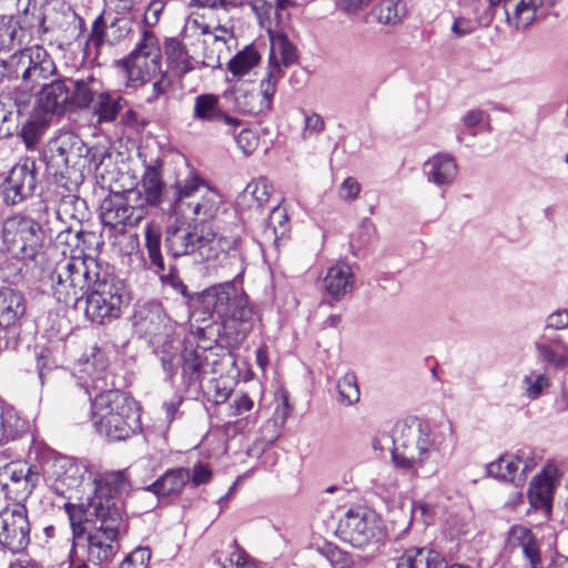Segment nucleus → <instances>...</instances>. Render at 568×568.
Wrapping results in <instances>:
<instances>
[{
	"mask_svg": "<svg viewBox=\"0 0 568 568\" xmlns=\"http://www.w3.org/2000/svg\"><path fill=\"white\" fill-rule=\"evenodd\" d=\"M169 221L165 226L164 246L172 257L197 253L203 260H216L232 248L234 241L219 236L214 227L205 223L217 212L221 197L194 172L178 179L169 191Z\"/></svg>",
	"mask_w": 568,
	"mask_h": 568,
	"instance_id": "1",
	"label": "nucleus"
},
{
	"mask_svg": "<svg viewBox=\"0 0 568 568\" xmlns=\"http://www.w3.org/2000/svg\"><path fill=\"white\" fill-rule=\"evenodd\" d=\"M51 281L60 303H75L87 295L84 314L92 323L105 325L121 316L124 284L97 260L81 255L62 258L55 264Z\"/></svg>",
	"mask_w": 568,
	"mask_h": 568,
	"instance_id": "2",
	"label": "nucleus"
},
{
	"mask_svg": "<svg viewBox=\"0 0 568 568\" xmlns=\"http://www.w3.org/2000/svg\"><path fill=\"white\" fill-rule=\"evenodd\" d=\"M87 375L85 392L92 400V415L97 430L112 440H125L141 429L139 409L133 399L114 388L101 352L92 354L82 364Z\"/></svg>",
	"mask_w": 568,
	"mask_h": 568,
	"instance_id": "3",
	"label": "nucleus"
},
{
	"mask_svg": "<svg viewBox=\"0 0 568 568\" xmlns=\"http://www.w3.org/2000/svg\"><path fill=\"white\" fill-rule=\"evenodd\" d=\"M453 427L432 428L415 420L399 424L392 439V458L397 468L412 470L418 477H430L437 473L439 455L453 440Z\"/></svg>",
	"mask_w": 568,
	"mask_h": 568,
	"instance_id": "4",
	"label": "nucleus"
},
{
	"mask_svg": "<svg viewBox=\"0 0 568 568\" xmlns=\"http://www.w3.org/2000/svg\"><path fill=\"white\" fill-rule=\"evenodd\" d=\"M190 298L214 322H221L225 328L236 329L241 339L252 329L253 308L243 287L234 281L212 285Z\"/></svg>",
	"mask_w": 568,
	"mask_h": 568,
	"instance_id": "5",
	"label": "nucleus"
},
{
	"mask_svg": "<svg viewBox=\"0 0 568 568\" xmlns=\"http://www.w3.org/2000/svg\"><path fill=\"white\" fill-rule=\"evenodd\" d=\"M91 513L95 514L93 529L83 535L79 547L85 548L87 560L94 566H101L113 559L120 549L119 536L125 528L123 506L104 508L101 501H93Z\"/></svg>",
	"mask_w": 568,
	"mask_h": 568,
	"instance_id": "6",
	"label": "nucleus"
},
{
	"mask_svg": "<svg viewBox=\"0 0 568 568\" xmlns=\"http://www.w3.org/2000/svg\"><path fill=\"white\" fill-rule=\"evenodd\" d=\"M94 489L92 496L88 497L85 504L65 503L64 509L68 514L70 525L73 534V551L75 552L83 535L87 532L82 527L83 521H89L95 514L91 513V505L93 501H101L103 508L108 505L109 508L113 506H123L121 495L128 493L130 483L124 471H110L105 473L93 479Z\"/></svg>",
	"mask_w": 568,
	"mask_h": 568,
	"instance_id": "7",
	"label": "nucleus"
},
{
	"mask_svg": "<svg viewBox=\"0 0 568 568\" xmlns=\"http://www.w3.org/2000/svg\"><path fill=\"white\" fill-rule=\"evenodd\" d=\"M2 243L7 252L21 261H33L42 247L44 232L32 217L16 213L2 222Z\"/></svg>",
	"mask_w": 568,
	"mask_h": 568,
	"instance_id": "8",
	"label": "nucleus"
},
{
	"mask_svg": "<svg viewBox=\"0 0 568 568\" xmlns=\"http://www.w3.org/2000/svg\"><path fill=\"white\" fill-rule=\"evenodd\" d=\"M161 362L165 371L174 374L181 364L183 384L186 389L197 390L206 374L207 357L205 349L184 347L180 338H172L161 345Z\"/></svg>",
	"mask_w": 568,
	"mask_h": 568,
	"instance_id": "9",
	"label": "nucleus"
},
{
	"mask_svg": "<svg viewBox=\"0 0 568 568\" xmlns=\"http://www.w3.org/2000/svg\"><path fill=\"white\" fill-rule=\"evenodd\" d=\"M10 77L20 79L29 88L40 85L42 81L52 77L57 67L42 45L26 47L16 51L3 62Z\"/></svg>",
	"mask_w": 568,
	"mask_h": 568,
	"instance_id": "10",
	"label": "nucleus"
},
{
	"mask_svg": "<svg viewBox=\"0 0 568 568\" xmlns=\"http://www.w3.org/2000/svg\"><path fill=\"white\" fill-rule=\"evenodd\" d=\"M339 538L356 548L378 542L383 537L379 516L366 507H355L346 511L338 523Z\"/></svg>",
	"mask_w": 568,
	"mask_h": 568,
	"instance_id": "11",
	"label": "nucleus"
},
{
	"mask_svg": "<svg viewBox=\"0 0 568 568\" xmlns=\"http://www.w3.org/2000/svg\"><path fill=\"white\" fill-rule=\"evenodd\" d=\"M88 473L87 465L73 457L58 455L52 458L48 481L51 490L65 499L78 498Z\"/></svg>",
	"mask_w": 568,
	"mask_h": 568,
	"instance_id": "12",
	"label": "nucleus"
},
{
	"mask_svg": "<svg viewBox=\"0 0 568 568\" xmlns=\"http://www.w3.org/2000/svg\"><path fill=\"white\" fill-rule=\"evenodd\" d=\"M0 547L19 552L30 541V523L23 504H13L0 513Z\"/></svg>",
	"mask_w": 568,
	"mask_h": 568,
	"instance_id": "13",
	"label": "nucleus"
},
{
	"mask_svg": "<svg viewBox=\"0 0 568 568\" xmlns=\"http://www.w3.org/2000/svg\"><path fill=\"white\" fill-rule=\"evenodd\" d=\"M40 480L36 467L21 463H9L0 469V486L8 499L22 504Z\"/></svg>",
	"mask_w": 568,
	"mask_h": 568,
	"instance_id": "14",
	"label": "nucleus"
},
{
	"mask_svg": "<svg viewBox=\"0 0 568 568\" xmlns=\"http://www.w3.org/2000/svg\"><path fill=\"white\" fill-rule=\"evenodd\" d=\"M536 466L534 452L528 448L518 449L514 455L500 456L487 465L488 476L520 487L527 479V474Z\"/></svg>",
	"mask_w": 568,
	"mask_h": 568,
	"instance_id": "15",
	"label": "nucleus"
},
{
	"mask_svg": "<svg viewBox=\"0 0 568 568\" xmlns=\"http://www.w3.org/2000/svg\"><path fill=\"white\" fill-rule=\"evenodd\" d=\"M277 75L278 71L274 67L270 71H265L264 78L260 82L258 92L242 88L235 89L233 94L236 110L244 114H260L270 111L277 89Z\"/></svg>",
	"mask_w": 568,
	"mask_h": 568,
	"instance_id": "16",
	"label": "nucleus"
},
{
	"mask_svg": "<svg viewBox=\"0 0 568 568\" xmlns=\"http://www.w3.org/2000/svg\"><path fill=\"white\" fill-rule=\"evenodd\" d=\"M38 183L37 165L32 159H23L16 164L3 183V201L17 205L32 196Z\"/></svg>",
	"mask_w": 568,
	"mask_h": 568,
	"instance_id": "17",
	"label": "nucleus"
},
{
	"mask_svg": "<svg viewBox=\"0 0 568 568\" xmlns=\"http://www.w3.org/2000/svg\"><path fill=\"white\" fill-rule=\"evenodd\" d=\"M132 30V22L125 17L106 20L101 12L92 22L90 33L84 43V52L89 54L91 47L99 52L104 44L114 45L123 41Z\"/></svg>",
	"mask_w": 568,
	"mask_h": 568,
	"instance_id": "18",
	"label": "nucleus"
},
{
	"mask_svg": "<svg viewBox=\"0 0 568 568\" xmlns=\"http://www.w3.org/2000/svg\"><path fill=\"white\" fill-rule=\"evenodd\" d=\"M145 247L151 262V268L160 276L164 285H169L183 296H189L187 287L181 281L174 266L165 268L163 256L161 254V234L152 224H148L144 229Z\"/></svg>",
	"mask_w": 568,
	"mask_h": 568,
	"instance_id": "19",
	"label": "nucleus"
},
{
	"mask_svg": "<svg viewBox=\"0 0 568 568\" xmlns=\"http://www.w3.org/2000/svg\"><path fill=\"white\" fill-rule=\"evenodd\" d=\"M562 473L554 462H548L530 481L528 489V499L532 508L541 509L547 514L552 506L554 494Z\"/></svg>",
	"mask_w": 568,
	"mask_h": 568,
	"instance_id": "20",
	"label": "nucleus"
},
{
	"mask_svg": "<svg viewBox=\"0 0 568 568\" xmlns=\"http://www.w3.org/2000/svg\"><path fill=\"white\" fill-rule=\"evenodd\" d=\"M135 325L141 333L150 336L158 345L162 336L166 338L163 343L174 338L172 336L173 323L158 302H149L140 307L135 314Z\"/></svg>",
	"mask_w": 568,
	"mask_h": 568,
	"instance_id": "21",
	"label": "nucleus"
},
{
	"mask_svg": "<svg viewBox=\"0 0 568 568\" xmlns=\"http://www.w3.org/2000/svg\"><path fill=\"white\" fill-rule=\"evenodd\" d=\"M192 118L199 122L224 124L230 129L237 128L241 123L223 109L220 97L214 93H202L194 98Z\"/></svg>",
	"mask_w": 568,
	"mask_h": 568,
	"instance_id": "22",
	"label": "nucleus"
},
{
	"mask_svg": "<svg viewBox=\"0 0 568 568\" xmlns=\"http://www.w3.org/2000/svg\"><path fill=\"white\" fill-rule=\"evenodd\" d=\"M427 182L439 189L449 187L458 175L456 159L449 153H437L423 164Z\"/></svg>",
	"mask_w": 568,
	"mask_h": 568,
	"instance_id": "23",
	"label": "nucleus"
},
{
	"mask_svg": "<svg viewBox=\"0 0 568 568\" xmlns=\"http://www.w3.org/2000/svg\"><path fill=\"white\" fill-rule=\"evenodd\" d=\"M535 348L539 357L554 367L568 365V344L558 331L544 326L541 334L535 341Z\"/></svg>",
	"mask_w": 568,
	"mask_h": 568,
	"instance_id": "24",
	"label": "nucleus"
},
{
	"mask_svg": "<svg viewBox=\"0 0 568 568\" xmlns=\"http://www.w3.org/2000/svg\"><path fill=\"white\" fill-rule=\"evenodd\" d=\"M491 6L503 4L509 26L520 30L534 23L544 0H490Z\"/></svg>",
	"mask_w": 568,
	"mask_h": 568,
	"instance_id": "25",
	"label": "nucleus"
},
{
	"mask_svg": "<svg viewBox=\"0 0 568 568\" xmlns=\"http://www.w3.org/2000/svg\"><path fill=\"white\" fill-rule=\"evenodd\" d=\"M123 67L126 75V85L135 88L152 81L162 72L161 59H149L136 54H129Z\"/></svg>",
	"mask_w": 568,
	"mask_h": 568,
	"instance_id": "26",
	"label": "nucleus"
},
{
	"mask_svg": "<svg viewBox=\"0 0 568 568\" xmlns=\"http://www.w3.org/2000/svg\"><path fill=\"white\" fill-rule=\"evenodd\" d=\"M26 314L23 295L9 287L0 288V327L17 329Z\"/></svg>",
	"mask_w": 568,
	"mask_h": 568,
	"instance_id": "27",
	"label": "nucleus"
},
{
	"mask_svg": "<svg viewBox=\"0 0 568 568\" xmlns=\"http://www.w3.org/2000/svg\"><path fill=\"white\" fill-rule=\"evenodd\" d=\"M71 106L68 78L52 81L42 87L38 95V106L45 113H62Z\"/></svg>",
	"mask_w": 568,
	"mask_h": 568,
	"instance_id": "28",
	"label": "nucleus"
},
{
	"mask_svg": "<svg viewBox=\"0 0 568 568\" xmlns=\"http://www.w3.org/2000/svg\"><path fill=\"white\" fill-rule=\"evenodd\" d=\"M508 545L520 548L527 560L526 568H542L539 546L532 531L525 526H513L508 532Z\"/></svg>",
	"mask_w": 568,
	"mask_h": 568,
	"instance_id": "29",
	"label": "nucleus"
},
{
	"mask_svg": "<svg viewBox=\"0 0 568 568\" xmlns=\"http://www.w3.org/2000/svg\"><path fill=\"white\" fill-rule=\"evenodd\" d=\"M134 207L129 204L124 193L116 192L106 196L100 206V217L104 225L115 229L125 224L131 217Z\"/></svg>",
	"mask_w": 568,
	"mask_h": 568,
	"instance_id": "30",
	"label": "nucleus"
},
{
	"mask_svg": "<svg viewBox=\"0 0 568 568\" xmlns=\"http://www.w3.org/2000/svg\"><path fill=\"white\" fill-rule=\"evenodd\" d=\"M68 83L71 106L82 110H89L103 88V82L92 74L81 79L68 78Z\"/></svg>",
	"mask_w": 568,
	"mask_h": 568,
	"instance_id": "31",
	"label": "nucleus"
},
{
	"mask_svg": "<svg viewBox=\"0 0 568 568\" xmlns=\"http://www.w3.org/2000/svg\"><path fill=\"white\" fill-rule=\"evenodd\" d=\"M354 287V273L346 263L331 266L324 277V288L334 301L342 300Z\"/></svg>",
	"mask_w": 568,
	"mask_h": 568,
	"instance_id": "32",
	"label": "nucleus"
},
{
	"mask_svg": "<svg viewBox=\"0 0 568 568\" xmlns=\"http://www.w3.org/2000/svg\"><path fill=\"white\" fill-rule=\"evenodd\" d=\"M124 103L120 92L110 91L103 87L88 111L97 119L98 123H111L116 120Z\"/></svg>",
	"mask_w": 568,
	"mask_h": 568,
	"instance_id": "33",
	"label": "nucleus"
},
{
	"mask_svg": "<svg viewBox=\"0 0 568 568\" xmlns=\"http://www.w3.org/2000/svg\"><path fill=\"white\" fill-rule=\"evenodd\" d=\"M174 185L175 183L169 187H165L160 166L149 165L145 168L141 180V187L145 197V202L149 205L159 206L160 204L166 202L170 206L168 193Z\"/></svg>",
	"mask_w": 568,
	"mask_h": 568,
	"instance_id": "34",
	"label": "nucleus"
},
{
	"mask_svg": "<svg viewBox=\"0 0 568 568\" xmlns=\"http://www.w3.org/2000/svg\"><path fill=\"white\" fill-rule=\"evenodd\" d=\"M28 429V422L16 408L0 403V445L21 438Z\"/></svg>",
	"mask_w": 568,
	"mask_h": 568,
	"instance_id": "35",
	"label": "nucleus"
},
{
	"mask_svg": "<svg viewBox=\"0 0 568 568\" xmlns=\"http://www.w3.org/2000/svg\"><path fill=\"white\" fill-rule=\"evenodd\" d=\"M191 475L187 468H174L166 470L156 481L146 487L148 491L159 497L179 495L190 481Z\"/></svg>",
	"mask_w": 568,
	"mask_h": 568,
	"instance_id": "36",
	"label": "nucleus"
},
{
	"mask_svg": "<svg viewBox=\"0 0 568 568\" xmlns=\"http://www.w3.org/2000/svg\"><path fill=\"white\" fill-rule=\"evenodd\" d=\"M163 49L168 65L174 74L184 77L194 70L193 59L180 40L176 38L166 39Z\"/></svg>",
	"mask_w": 568,
	"mask_h": 568,
	"instance_id": "37",
	"label": "nucleus"
},
{
	"mask_svg": "<svg viewBox=\"0 0 568 568\" xmlns=\"http://www.w3.org/2000/svg\"><path fill=\"white\" fill-rule=\"evenodd\" d=\"M42 161L45 164L47 173L52 176L55 183L69 187V182L77 174L75 165L78 162L60 156L59 154L42 151Z\"/></svg>",
	"mask_w": 568,
	"mask_h": 568,
	"instance_id": "38",
	"label": "nucleus"
},
{
	"mask_svg": "<svg viewBox=\"0 0 568 568\" xmlns=\"http://www.w3.org/2000/svg\"><path fill=\"white\" fill-rule=\"evenodd\" d=\"M297 59L295 47L288 41L286 36L278 34L272 38L271 53L266 71H270L272 67L277 69L278 75L276 82L283 77L282 67L292 65Z\"/></svg>",
	"mask_w": 568,
	"mask_h": 568,
	"instance_id": "39",
	"label": "nucleus"
},
{
	"mask_svg": "<svg viewBox=\"0 0 568 568\" xmlns=\"http://www.w3.org/2000/svg\"><path fill=\"white\" fill-rule=\"evenodd\" d=\"M446 561L436 551L426 548L407 549L398 559L396 568H445Z\"/></svg>",
	"mask_w": 568,
	"mask_h": 568,
	"instance_id": "40",
	"label": "nucleus"
},
{
	"mask_svg": "<svg viewBox=\"0 0 568 568\" xmlns=\"http://www.w3.org/2000/svg\"><path fill=\"white\" fill-rule=\"evenodd\" d=\"M406 14L407 8L404 0H379L371 10L375 21L387 27L400 24Z\"/></svg>",
	"mask_w": 568,
	"mask_h": 568,
	"instance_id": "41",
	"label": "nucleus"
},
{
	"mask_svg": "<svg viewBox=\"0 0 568 568\" xmlns=\"http://www.w3.org/2000/svg\"><path fill=\"white\" fill-rule=\"evenodd\" d=\"M271 184L266 178L252 180L236 199L240 209L261 207L271 195Z\"/></svg>",
	"mask_w": 568,
	"mask_h": 568,
	"instance_id": "42",
	"label": "nucleus"
},
{
	"mask_svg": "<svg viewBox=\"0 0 568 568\" xmlns=\"http://www.w3.org/2000/svg\"><path fill=\"white\" fill-rule=\"evenodd\" d=\"M48 152L59 154L62 158L78 160L82 156L84 145L75 134L71 132H61L57 136L49 140L45 145Z\"/></svg>",
	"mask_w": 568,
	"mask_h": 568,
	"instance_id": "43",
	"label": "nucleus"
},
{
	"mask_svg": "<svg viewBox=\"0 0 568 568\" xmlns=\"http://www.w3.org/2000/svg\"><path fill=\"white\" fill-rule=\"evenodd\" d=\"M17 21L20 24L19 34L22 37L24 33H28L31 38H40L48 31L45 28V17L37 3L29 2Z\"/></svg>",
	"mask_w": 568,
	"mask_h": 568,
	"instance_id": "44",
	"label": "nucleus"
},
{
	"mask_svg": "<svg viewBox=\"0 0 568 568\" xmlns=\"http://www.w3.org/2000/svg\"><path fill=\"white\" fill-rule=\"evenodd\" d=\"M261 54L254 45H246L239 51L227 63V70L237 79L247 75L258 65Z\"/></svg>",
	"mask_w": 568,
	"mask_h": 568,
	"instance_id": "45",
	"label": "nucleus"
},
{
	"mask_svg": "<svg viewBox=\"0 0 568 568\" xmlns=\"http://www.w3.org/2000/svg\"><path fill=\"white\" fill-rule=\"evenodd\" d=\"M19 28V21L14 16L0 14V53L10 52L17 44L22 43Z\"/></svg>",
	"mask_w": 568,
	"mask_h": 568,
	"instance_id": "46",
	"label": "nucleus"
},
{
	"mask_svg": "<svg viewBox=\"0 0 568 568\" xmlns=\"http://www.w3.org/2000/svg\"><path fill=\"white\" fill-rule=\"evenodd\" d=\"M57 215L61 221L70 220V225L82 227L81 222L85 216V202L77 196H65L61 200Z\"/></svg>",
	"mask_w": 568,
	"mask_h": 568,
	"instance_id": "47",
	"label": "nucleus"
},
{
	"mask_svg": "<svg viewBox=\"0 0 568 568\" xmlns=\"http://www.w3.org/2000/svg\"><path fill=\"white\" fill-rule=\"evenodd\" d=\"M184 31L193 36H204V44L212 42L213 44H217L220 49L225 45L223 37L212 33L210 24H207L201 16L191 14L185 22Z\"/></svg>",
	"mask_w": 568,
	"mask_h": 568,
	"instance_id": "48",
	"label": "nucleus"
},
{
	"mask_svg": "<svg viewBox=\"0 0 568 568\" xmlns=\"http://www.w3.org/2000/svg\"><path fill=\"white\" fill-rule=\"evenodd\" d=\"M85 233L82 231V227H74L73 225L67 226L64 230L60 231L55 237L58 245H64L71 248V253L79 252L80 254L84 253L85 246ZM72 256H75L72 254ZM64 256L63 258H65ZM71 257V255L69 256Z\"/></svg>",
	"mask_w": 568,
	"mask_h": 568,
	"instance_id": "49",
	"label": "nucleus"
},
{
	"mask_svg": "<svg viewBox=\"0 0 568 568\" xmlns=\"http://www.w3.org/2000/svg\"><path fill=\"white\" fill-rule=\"evenodd\" d=\"M130 54L149 59H161V47L154 32L146 29L142 30L141 37Z\"/></svg>",
	"mask_w": 568,
	"mask_h": 568,
	"instance_id": "50",
	"label": "nucleus"
},
{
	"mask_svg": "<svg viewBox=\"0 0 568 568\" xmlns=\"http://www.w3.org/2000/svg\"><path fill=\"white\" fill-rule=\"evenodd\" d=\"M338 400L344 405H353L359 400V388L354 373L348 372L336 384Z\"/></svg>",
	"mask_w": 568,
	"mask_h": 568,
	"instance_id": "51",
	"label": "nucleus"
},
{
	"mask_svg": "<svg viewBox=\"0 0 568 568\" xmlns=\"http://www.w3.org/2000/svg\"><path fill=\"white\" fill-rule=\"evenodd\" d=\"M525 395L529 399H537L550 386V378L545 373L530 372L523 379Z\"/></svg>",
	"mask_w": 568,
	"mask_h": 568,
	"instance_id": "52",
	"label": "nucleus"
},
{
	"mask_svg": "<svg viewBox=\"0 0 568 568\" xmlns=\"http://www.w3.org/2000/svg\"><path fill=\"white\" fill-rule=\"evenodd\" d=\"M324 556L332 568H353L354 559L347 551L341 549L336 545L326 544L322 547Z\"/></svg>",
	"mask_w": 568,
	"mask_h": 568,
	"instance_id": "53",
	"label": "nucleus"
},
{
	"mask_svg": "<svg viewBox=\"0 0 568 568\" xmlns=\"http://www.w3.org/2000/svg\"><path fill=\"white\" fill-rule=\"evenodd\" d=\"M267 227L275 239L284 236L290 230L288 215L284 207L276 205L268 214Z\"/></svg>",
	"mask_w": 568,
	"mask_h": 568,
	"instance_id": "54",
	"label": "nucleus"
},
{
	"mask_svg": "<svg viewBox=\"0 0 568 568\" xmlns=\"http://www.w3.org/2000/svg\"><path fill=\"white\" fill-rule=\"evenodd\" d=\"M45 125L38 120H30L21 129V138L28 149L33 148L44 133Z\"/></svg>",
	"mask_w": 568,
	"mask_h": 568,
	"instance_id": "55",
	"label": "nucleus"
},
{
	"mask_svg": "<svg viewBox=\"0 0 568 568\" xmlns=\"http://www.w3.org/2000/svg\"><path fill=\"white\" fill-rule=\"evenodd\" d=\"M150 559L151 550L148 547H138L121 561L119 568H146Z\"/></svg>",
	"mask_w": 568,
	"mask_h": 568,
	"instance_id": "56",
	"label": "nucleus"
},
{
	"mask_svg": "<svg viewBox=\"0 0 568 568\" xmlns=\"http://www.w3.org/2000/svg\"><path fill=\"white\" fill-rule=\"evenodd\" d=\"M151 92L146 97L145 101L148 103H153L159 99L165 97L168 94L169 89L172 85V81L166 72L162 71L158 74L156 78L152 79Z\"/></svg>",
	"mask_w": 568,
	"mask_h": 568,
	"instance_id": "57",
	"label": "nucleus"
},
{
	"mask_svg": "<svg viewBox=\"0 0 568 568\" xmlns=\"http://www.w3.org/2000/svg\"><path fill=\"white\" fill-rule=\"evenodd\" d=\"M254 406L253 399L245 393L236 394L229 405V416L237 417L250 412Z\"/></svg>",
	"mask_w": 568,
	"mask_h": 568,
	"instance_id": "58",
	"label": "nucleus"
},
{
	"mask_svg": "<svg viewBox=\"0 0 568 568\" xmlns=\"http://www.w3.org/2000/svg\"><path fill=\"white\" fill-rule=\"evenodd\" d=\"M235 141L245 155L252 154L258 145L257 134L250 129L242 130Z\"/></svg>",
	"mask_w": 568,
	"mask_h": 568,
	"instance_id": "59",
	"label": "nucleus"
},
{
	"mask_svg": "<svg viewBox=\"0 0 568 568\" xmlns=\"http://www.w3.org/2000/svg\"><path fill=\"white\" fill-rule=\"evenodd\" d=\"M549 329L564 331L568 328V311L566 308H558L548 314L545 318V324Z\"/></svg>",
	"mask_w": 568,
	"mask_h": 568,
	"instance_id": "60",
	"label": "nucleus"
},
{
	"mask_svg": "<svg viewBox=\"0 0 568 568\" xmlns=\"http://www.w3.org/2000/svg\"><path fill=\"white\" fill-rule=\"evenodd\" d=\"M170 0H150L144 12V22L148 27H153L160 21V17Z\"/></svg>",
	"mask_w": 568,
	"mask_h": 568,
	"instance_id": "61",
	"label": "nucleus"
},
{
	"mask_svg": "<svg viewBox=\"0 0 568 568\" xmlns=\"http://www.w3.org/2000/svg\"><path fill=\"white\" fill-rule=\"evenodd\" d=\"M325 123L323 118L317 113L305 115V126L302 133L304 140L314 135H318L324 130Z\"/></svg>",
	"mask_w": 568,
	"mask_h": 568,
	"instance_id": "62",
	"label": "nucleus"
},
{
	"mask_svg": "<svg viewBox=\"0 0 568 568\" xmlns=\"http://www.w3.org/2000/svg\"><path fill=\"white\" fill-rule=\"evenodd\" d=\"M478 24L475 20L465 17L455 18L452 24V32L456 38L468 36L476 31Z\"/></svg>",
	"mask_w": 568,
	"mask_h": 568,
	"instance_id": "63",
	"label": "nucleus"
},
{
	"mask_svg": "<svg viewBox=\"0 0 568 568\" xmlns=\"http://www.w3.org/2000/svg\"><path fill=\"white\" fill-rule=\"evenodd\" d=\"M327 561L321 548L311 549L304 555L303 568H327Z\"/></svg>",
	"mask_w": 568,
	"mask_h": 568,
	"instance_id": "64",
	"label": "nucleus"
}]
</instances>
